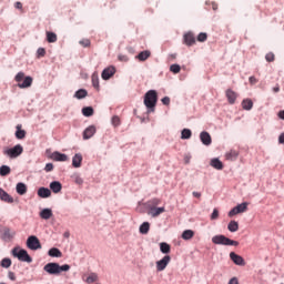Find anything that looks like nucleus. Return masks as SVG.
Here are the masks:
<instances>
[{"label": "nucleus", "instance_id": "obj_1", "mask_svg": "<svg viewBox=\"0 0 284 284\" xmlns=\"http://www.w3.org/2000/svg\"><path fill=\"white\" fill-rule=\"evenodd\" d=\"M156 101H159V93L155 90H149L144 95V105L149 112H154Z\"/></svg>", "mask_w": 284, "mask_h": 284}, {"label": "nucleus", "instance_id": "obj_2", "mask_svg": "<svg viewBox=\"0 0 284 284\" xmlns=\"http://www.w3.org/2000/svg\"><path fill=\"white\" fill-rule=\"evenodd\" d=\"M44 272L48 274H59L60 272H70V265H59V263H48L43 267Z\"/></svg>", "mask_w": 284, "mask_h": 284}, {"label": "nucleus", "instance_id": "obj_3", "mask_svg": "<svg viewBox=\"0 0 284 284\" xmlns=\"http://www.w3.org/2000/svg\"><path fill=\"white\" fill-rule=\"evenodd\" d=\"M14 79L18 83V88H20L21 90L30 88L33 81L32 77H26V73L23 72H19Z\"/></svg>", "mask_w": 284, "mask_h": 284}, {"label": "nucleus", "instance_id": "obj_4", "mask_svg": "<svg viewBox=\"0 0 284 284\" xmlns=\"http://www.w3.org/2000/svg\"><path fill=\"white\" fill-rule=\"evenodd\" d=\"M212 243H214V245H232L234 247H239V241L230 240L225 235L213 236Z\"/></svg>", "mask_w": 284, "mask_h": 284}, {"label": "nucleus", "instance_id": "obj_5", "mask_svg": "<svg viewBox=\"0 0 284 284\" xmlns=\"http://www.w3.org/2000/svg\"><path fill=\"white\" fill-rule=\"evenodd\" d=\"M3 154L6 156H9V159H17L18 156H21V154H23V146H21V144H18L11 149L4 148Z\"/></svg>", "mask_w": 284, "mask_h": 284}, {"label": "nucleus", "instance_id": "obj_6", "mask_svg": "<svg viewBox=\"0 0 284 284\" xmlns=\"http://www.w3.org/2000/svg\"><path fill=\"white\" fill-rule=\"evenodd\" d=\"M13 256L19 258V261H22L24 263H32V257L28 254V251L20 250L17 251V248L13 250Z\"/></svg>", "mask_w": 284, "mask_h": 284}, {"label": "nucleus", "instance_id": "obj_7", "mask_svg": "<svg viewBox=\"0 0 284 284\" xmlns=\"http://www.w3.org/2000/svg\"><path fill=\"white\" fill-rule=\"evenodd\" d=\"M27 247H29V250H41L39 237L34 235L29 236L27 240Z\"/></svg>", "mask_w": 284, "mask_h": 284}, {"label": "nucleus", "instance_id": "obj_8", "mask_svg": "<svg viewBox=\"0 0 284 284\" xmlns=\"http://www.w3.org/2000/svg\"><path fill=\"white\" fill-rule=\"evenodd\" d=\"M170 261H172V257L170 255H165L162 260L156 262V271L163 272L170 265Z\"/></svg>", "mask_w": 284, "mask_h": 284}, {"label": "nucleus", "instance_id": "obj_9", "mask_svg": "<svg viewBox=\"0 0 284 284\" xmlns=\"http://www.w3.org/2000/svg\"><path fill=\"white\" fill-rule=\"evenodd\" d=\"M114 74H116V68L114 67H109V68H105L103 71H102V79L104 81H108L110 79H112V77H114Z\"/></svg>", "mask_w": 284, "mask_h": 284}, {"label": "nucleus", "instance_id": "obj_10", "mask_svg": "<svg viewBox=\"0 0 284 284\" xmlns=\"http://www.w3.org/2000/svg\"><path fill=\"white\" fill-rule=\"evenodd\" d=\"M225 95L230 105H234L236 103V99H239V94L232 89H227Z\"/></svg>", "mask_w": 284, "mask_h": 284}, {"label": "nucleus", "instance_id": "obj_11", "mask_svg": "<svg viewBox=\"0 0 284 284\" xmlns=\"http://www.w3.org/2000/svg\"><path fill=\"white\" fill-rule=\"evenodd\" d=\"M230 258H231V261H233V263H235V265H240V266L244 267L245 260L243 258V256H241L234 252H231Z\"/></svg>", "mask_w": 284, "mask_h": 284}, {"label": "nucleus", "instance_id": "obj_12", "mask_svg": "<svg viewBox=\"0 0 284 284\" xmlns=\"http://www.w3.org/2000/svg\"><path fill=\"white\" fill-rule=\"evenodd\" d=\"M16 235H17V232L10 230V227H4L2 230V239L4 241H11V239H14Z\"/></svg>", "mask_w": 284, "mask_h": 284}, {"label": "nucleus", "instance_id": "obj_13", "mask_svg": "<svg viewBox=\"0 0 284 284\" xmlns=\"http://www.w3.org/2000/svg\"><path fill=\"white\" fill-rule=\"evenodd\" d=\"M93 134H97V128L94 125H90L83 132L84 141H88V139H92Z\"/></svg>", "mask_w": 284, "mask_h": 284}, {"label": "nucleus", "instance_id": "obj_14", "mask_svg": "<svg viewBox=\"0 0 284 284\" xmlns=\"http://www.w3.org/2000/svg\"><path fill=\"white\" fill-rule=\"evenodd\" d=\"M184 43L185 45H194L196 43V38L194 37V33L187 32L184 34Z\"/></svg>", "mask_w": 284, "mask_h": 284}, {"label": "nucleus", "instance_id": "obj_15", "mask_svg": "<svg viewBox=\"0 0 284 284\" xmlns=\"http://www.w3.org/2000/svg\"><path fill=\"white\" fill-rule=\"evenodd\" d=\"M200 139H201L203 145H212V136L207 133V131H203L200 134Z\"/></svg>", "mask_w": 284, "mask_h": 284}, {"label": "nucleus", "instance_id": "obj_16", "mask_svg": "<svg viewBox=\"0 0 284 284\" xmlns=\"http://www.w3.org/2000/svg\"><path fill=\"white\" fill-rule=\"evenodd\" d=\"M38 196H40V199H50V196H52V191L48 187H40L38 190Z\"/></svg>", "mask_w": 284, "mask_h": 284}, {"label": "nucleus", "instance_id": "obj_17", "mask_svg": "<svg viewBox=\"0 0 284 284\" xmlns=\"http://www.w3.org/2000/svg\"><path fill=\"white\" fill-rule=\"evenodd\" d=\"M51 159L53 161L65 162V161H68V155H65L64 153H61L59 151H55L52 153Z\"/></svg>", "mask_w": 284, "mask_h": 284}, {"label": "nucleus", "instance_id": "obj_18", "mask_svg": "<svg viewBox=\"0 0 284 284\" xmlns=\"http://www.w3.org/2000/svg\"><path fill=\"white\" fill-rule=\"evenodd\" d=\"M0 200L4 203H14V199L8 194L3 189H0Z\"/></svg>", "mask_w": 284, "mask_h": 284}, {"label": "nucleus", "instance_id": "obj_19", "mask_svg": "<svg viewBox=\"0 0 284 284\" xmlns=\"http://www.w3.org/2000/svg\"><path fill=\"white\" fill-rule=\"evenodd\" d=\"M163 212H165V206L149 210V214L153 219H156V216H161V214H163Z\"/></svg>", "mask_w": 284, "mask_h": 284}, {"label": "nucleus", "instance_id": "obj_20", "mask_svg": "<svg viewBox=\"0 0 284 284\" xmlns=\"http://www.w3.org/2000/svg\"><path fill=\"white\" fill-rule=\"evenodd\" d=\"M50 190L54 194H59V192H61V190H63V185L59 181H53V182L50 183Z\"/></svg>", "mask_w": 284, "mask_h": 284}, {"label": "nucleus", "instance_id": "obj_21", "mask_svg": "<svg viewBox=\"0 0 284 284\" xmlns=\"http://www.w3.org/2000/svg\"><path fill=\"white\" fill-rule=\"evenodd\" d=\"M161 203V199L153 197L146 202L148 210H154L155 207H159V204Z\"/></svg>", "mask_w": 284, "mask_h": 284}, {"label": "nucleus", "instance_id": "obj_22", "mask_svg": "<svg viewBox=\"0 0 284 284\" xmlns=\"http://www.w3.org/2000/svg\"><path fill=\"white\" fill-rule=\"evenodd\" d=\"M81 163H83V155L81 153H77L72 158V165H73V168H80Z\"/></svg>", "mask_w": 284, "mask_h": 284}, {"label": "nucleus", "instance_id": "obj_23", "mask_svg": "<svg viewBox=\"0 0 284 284\" xmlns=\"http://www.w3.org/2000/svg\"><path fill=\"white\" fill-rule=\"evenodd\" d=\"M226 161H236L239 159V151L231 150L225 153Z\"/></svg>", "mask_w": 284, "mask_h": 284}, {"label": "nucleus", "instance_id": "obj_24", "mask_svg": "<svg viewBox=\"0 0 284 284\" xmlns=\"http://www.w3.org/2000/svg\"><path fill=\"white\" fill-rule=\"evenodd\" d=\"M16 190H17V193L20 194V196H23V194L28 193V186L22 182H19L17 184Z\"/></svg>", "mask_w": 284, "mask_h": 284}, {"label": "nucleus", "instance_id": "obj_25", "mask_svg": "<svg viewBox=\"0 0 284 284\" xmlns=\"http://www.w3.org/2000/svg\"><path fill=\"white\" fill-rule=\"evenodd\" d=\"M151 54L152 53L150 51L145 50V51L140 52L135 57V59H138L139 61H148V59H150Z\"/></svg>", "mask_w": 284, "mask_h": 284}, {"label": "nucleus", "instance_id": "obj_26", "mask_svg": "<svg viewBox=\"0 0 284 284\" xmlns=\"http://www.w3.org/2000/svg\"><path fill=\"white\" fill-rule=\"evenodd\" d=\"M40 217L44 221L52 219V211L50 209H44L40 212Z\"/></svg>", "mask_w": 284, "mask_h": 284}, {"label": "nucleus", "instance_id": "obj_27", "mask_svg": "<svg viewBox=\"0 0 284 284\" xmlns=\"http://www.w3.org/2000/svg\"><path fill=\"white\" fill-rule=\"evenodd\" d=\"M49 256H52L54 258H61V256H63V253H61V251L57 247H52L49 251Z\"/></svg>", "mask_w": 284, "mask_h": 284}, {"label": "nucleus", "instance_id": "obj_28", "mask_svg": "<svg viewBox=\"0 0 284 284\" xmlns=\"http://www.w3.org/2000/svg\"><path fill=\"white\" fill-rule=\"evenodd\" d=\"M211 166L214 168L215 170H223V162L215 158L211 160Z\"/></svg>", "mask_w": 284, "mask_h": 284}, {"label": "nucleus", "instance_id": "obj_29", "mask_svg": "<svg viewBox=\"0 0 284 284\" xmlns=\"http://www.w3.org/2000/svg\"><path fill=\"white\" fill-rule=\"evenodd\" d=\"M242 108L243 110H252V108H254V102H252L251 99H245L242 101Z\"/></svg>", "mask_w": 284, "mask_h": 284}, {"label": "nucleus", "instance_id": "obj_30", "mask_svg": "<svg viewBox=\"0 0 284 284\" xmlns=\"http://www.w3.org/2000/svg\"><path fill=\"white\" fill-rule=\"evenodd\" d=\"M57 33L47 31V41L48 43H57Z\"/></svg>", "mask_w": 284, "mask_h": 284}, {"label": "nucleus", "instance_id": "obj_31", "mask_svg": "<svg viewBox=\"0 0 284 284\" xmlns=\"http://www.w3.org/2000/svg\"><path fill=\"white\" fill-rule=\"evenodd\" d=\"M170 251H171L170 244L165 242L160 243V252H162V254H170Z\"/></svg>", "mask_w": 284, "mask_h": 284}, {"label": "nucleus", "instance_id": "obj_32", "mask_svg": "<svg viewBox=\"0 0 284 284\" xmlns=\"http://www.w3.org/2000/svg\"><path fill=\"white\" fill-rule=\"evenodd\" d=\"M182 239L184 241H190V239H194V231L192 230H185L183 233H182Z\"/></svg>", "mask_w": 284, "mask_h": 284}, {"label": "nucleus", "instance_id": "obj_33", "mask_svg": "<svg viewBox=\"0 0 284 284\" xmlns=\"http://www.w3.org/2000/svg\"><path fill=\"white\" fill-rule=\"evenodd\" d=\"M71 179H72L73 183H75L77 185H83V178L81 175H79V173L72 174Z\"/></svg>", "mask_w": 284, "mask_h": 284}, {"label": "nucleus", "instance_id": "obj_34", "mask_svg": "<svg viewBox=\"0 0 284 284\" xmlns=\"http://www.w3.org/2000/svg\"><path fill=\"white\" fill-rule=\"evenodd\" d=\"M229 232H239V222L231 221L227 225Z\"/></svg>", "mask_w": 284, "mask_h": 284}, {"label": "nucleus", "instance_id": "obj_35", "mask_svg": "<svg viewBox=\"0 0 284 284\" xmlns=\"http://www.w3.org/2000/svg\"><path fill=\"white\" fill-rule=\"evenodd\" d=\"M16 138L18 139H26V130H21V125H17V131H16Z\"/></svg>", "mask_w": 284, "mask_h": 284}, {"label": "nucleus", "instance_id": "obj_36", "mask_svg": "<svg viewBox=\"0 0 284 284\" xmlns=\"http://www.w3.org/2000/svg\"><path fill=\"white\" fill-rule=\"evenodd\" d=\"M75 99H85L88 97V91L85 89H80L74 94Z\"/></svg>", "mask_w": 284, "mask_h": 284}, {"label": "nucleus", "instance_id": "obj_37", "mask_svg": "<svg viewBox=\"0 0 284 284\" xmlns=\"http://www.w3.org/2000/svg\"><path fill=\"white\" fill-rule=\"evenodd\" d=\"M83 116H92L94 114V109L92 106H85L82 109Z\"/></svg>", "mask_w": 284, "mask_h": 284}, {"label": "nucleus", "instance_id": "obj_38", "mask_svg": "<svg viewBox=\"0 0 284 284\" xmlns=\"http://www.w3.org/2000/svg\"><path fill=\"white\" fill-rule=\"evenodd\" d=\"M148 232H150V224L149 222H144L140 225V234H148Z\"/></svg>", "mask_w": 284, "mask_h": 284}, {"label": "nucleus", "instance_id": "obj_39", "mask_svg": "<svg viewBox=\"0 0 284 284\" xmlns=\"http://www.w3.org/2000/svg\"><path fill=\"white\" fill-rule=\"evenodd\" d=\"M181 139H192V131L190 129H183L181 132Z\"/></svg>", "mask_w": 284, "mask_h": 284}, {"label": "nucleus", "instance_id": "obj_40", "mask_svg": "<svg viewBox=\"0 0 284 284\" xmlns=\"http://www.w3.org/2000/svg\"><path fill=\"white\" fill-rule=\"evenodd\" d=\"M11 170L10 166L8 165H2L0 168V176H8V174H10Z\"/></svg>", "mask_w": 284, "mask_h": 284}, {"label": "nucleus", "instance_id": "obj_41", "mask_svg": "<svg viewBox=\"0 0 284 284\" xmlns=\"http://www.w3.org/2000/svg\"><path fill=\"white\" fill-rule=\"evenodd\" d=\"M247 202H243L242 204L236 205L235 209H237L240 214H243V212H247Z\"/></svg>", "mask_w": 284, "mask_h": 284}, {"label": "nucleus", "instance_id": "obj_42", "mask_svg": "<svg viewBox=\"0 0 284 284\" xmlns=\"http://www.w3.org/2000/svg\"><path fill=\"white\" fill-rule=\"evenodd\" d=\"M97 281H99L97 273H91L87 278V283H97Z\"/></svg>", "mask_w": 284, "mask_h": 284}, {"label": "nucleus", "instance_id": "obj_43", "mask_svg": "<svg viewBox=\"0 0 284 284\" xmlns=\"http://www.w3.org/2000/svg\"><path fill=\"white\" fill-rule=\"evenodd\" d=\"M10 265H12V260L6 257V258H3V260L1 261V267L8 268V267H10Z\"/></svg>", "mask_w": 284, "mask_h": 284}, {"label": "nucleus", "instance_id": "obj_44", "mask_svg": "<svg viewBox=\"0 0 284 284\" xmlns=\"http://www.w3.org/2000/svg\"><path fill=\"white\" fill-rule=\"evenodd\" d=\"M170 70H171V72H173V74H179V72H181V65H179V64H172V65L170 67Z\"/></svg>", "mask_w": 284, "mask_h": 284}, {"label": "nucleus", "instance_id": "obj_45", "mask_svg": "<svg viewBox=\"0 0 284 284\" xmlns=\"http://www.w3.org/2000/svg\"><path fill=\"white\" fill-rule=\"evenodd\" d=\"M111 121L114 128H119V125H121V118H119L118 115H114Z\"/></svg>", "mask_w": 284, "mask_h": 284}, {"label": "nucleus", "instance_id": "obj_46", "mask_svg": "<svg viewBox=\"0 0 284 284\" xmlns=\"http://www.w3.org/2000/svg\"><path fill=\"white\" fill-rule=\"evenodd\" d=\"M265 59H266L267 63H273V61L276 59V57L274 55V53L268 52V53H266Z\"/></svg>", "mask_w": 284, "mask_h": 284}, {"label": "nucleus", "instance_id": "obj_47", "mask_svg": "<svg viewBox=\"0 0 284 284\" xmlns=\"http://www.w3.org/2000/svg\"><path fill=\"white\" fill-rule=\"evenodd\" d=\"M197 41H200V43L207 41V33H204V32L200 33L197 36Z\"/></svg>", "mask_w": 284, "mask_h": 284}, {"label": "nucleus", "instance_id": "obj_48", "mask_svg": "<svg viewBox=\"0 0 284 284\" xmlns=\"http://www.w3.org/2000/svg\"><path fill=\"white\" fill-rule=\"evenodd\" d=\"M80 45H82V48H90V45H91L90 39L81 40Z\"/></svg>", "mask_w": 284, "mask_h": 284}, {"label": "nucleus", "instance_id": "obj_49", "mask_svg": "<svg viewBox=\"0 0 284 284\" xmlns=\"http://www.w3.org/2000/svg\"><path fill=\"white\" fill-rule=\"evenodd\" d=\"M37 57L38 59L45 57V50L43 48H39L37 51Z\"/></svg>", "mask_w": 284, "mask_h": 284}, {"label": "nucleus", "instance_id": "obj_50", "mask_svg": "<svg viewBox=\"0 0 284 284\" xmlns=\"http://www.w3.org/2000/svg\"><path fill=\"white\" fill-rule=\"evenodd\" d=\"M216 219H219V209H214L211 214V221H216Z\"/></svg>", "mask_w": 284, "mask_h": 284}, {"label": "nucleus", "instance_id": "obj_51", "mask_svg": "<svg viewBox=\"0 0 284 284\" xmlns=\"http://www.w3.org/2000/svg\"><path fill=\"white\" fill-rule=\"evenodd\" d=\"M93 88H99V77L92 75Z\"/></svg>", "mask_w": 284, "mask_h": 284}, {"label": "nucleus", "instance_id": "obj_52", "mask_svg": "<svg viewBox=\"0 0 284 284\" xmlns=\"http://www.w3.org/2000/svg\"><path fill=\"white\" fill-rule=\"evenodd\" d=\"M236 214H240V212L237 211L236 206L233 207L230 212H229V216L232 219V216H236Z\"/></svg>", "mask_w": 284, "mask_h": 284}, {"label": "nucleus", "instance_id": "obj_53", "mask_svg": "<svg viewBox=\"0 0 284 284\" xmlns=\"http://www.w3.org/2000/svg\"><path fill=\"white\" fill-rule=\"evenodd\" d=\"M44 170L45 172H52V170H54V164L47 163Z\"/></svg>", "mask_w": 284, "mask_h": 284}, {"label": "nucleus", "instance_id": "obj_54", "mask_svg": "<svg viewBox=\"0 0 284 284\" xmlns=\"http://www.w3.org/2000/svg\"><path fill=\"white\" fill-rule=\"evenodd\" d=\"M8 277L10 278V281H17V275L14 274V272H9Z\"/></svg>", "mask_w": 284, "mask_h": 284}, {"label": "nucleus", "instance_id": "obj_55", "mask_svg": "<svg viewBox=\"0 0 284 284\" xmlns=\"http://www.w3.org/2000/svg\"><path fill=\"white\" fill-rule=\"evenodd\" d=\"M119 61H123L125 63V62L130 61V58H128V55L121 54V55H119Z\"/></svg>", "mask_w": 284, "mask_h": 284}, {"label": "nucleus", "instance_id": "obj_56", "mask_svg": "<svg viewBox=\"0 0 284 284\" xmlns=\"http://www.w3.org/2000/svg\"><path fill=\"white\" fill-rule=\"evenodd\" d=\"M162 103H163V105H170V97H164L162 99Z\"/></svg>", "mask_w": 284, "mask_h": 284}, {"label": "nucleus", "instance_id": "obj_57", "mask_svg": "<svg viewBox=\"0 0 284 284\" xmlns=\"http://www.w3.org/2000/svg\"><path fill=\"white\" fill-rule=\"evenodd\" d=\"M248 81L252 85L258 83V80L255 77H250Z\"/></svg>", "mask_w": 284, "mask_h": 284}, {"label": "nucleus", "instance_id": "obj_58", "mask_svg": "<svg viewBox=\"0 0 284 284\" xmlns=\"http://www.w3.org/2000/svg\"><path fill=\"white\" fill-rule=\"evenodd\" d=\"M14 8H17L18 10H22L23 9V4L21 2H16L14 3Z\"/></svg>", "mask_w": 284, "mask_h": 284}, {"label": "nucleus", "instance_id": "obj_59", "mask_svg": "<svg viewBox=\"0 0 284 284\" xmlns=\"http://www.w3.org/2000/svg\"><path fill=\"white\" fill-rule=\"evenodd\" d=\"M229 284H239V278L232 277L229 282Z\"/></svg>", "mask_w": 284, "mask_h": 284}, {"label": "nucleus", "instance_id": "obj_60", "mask_svg": "<svg viewBox=\"0 0 284 284\" xmlns=\"http://www.w3.org/2000/svg\"><path fill=\"white\" fill-rule=\"evenodd\" d=\"M278 143H281V144L284 143V133H282V134L278 136Z\"/></svg>", "mask_w": 284, "mask_h": 284}, {"label": "nucleus", "instance_id": "obj_61", "mask_svg": "<svg viewBox=\"0 0 284 284\" xmlns=\"http://www.w3.org/2000/svg\"><path fill=\"white\" fill-rule=\"evenodd\" d=\"M273 92H275V93H276V92H281V87H278V85L274 87V88H273Z\"/></svg>", "mask_w": 284, "mask_h": 284}, {"label": "nucleus", "instance_id": "obj_62", "mask_svg": "<svg viewBox=\"0 0 284 284\" xmlns=\"http://www.w3.org/2000/svg\"><path fill=\"white\" fill-rule=\"evenodd\" d=\"M193 196H195V199H201V193H199V192H193Z\"/></svg>", "mask_w": 284, "mask_h": 284}, {"label": "nucleus", "instance_id": "obj_63", "mask_svg": "<svg viewBox=\"0 0 284 284\" xmlns=\"http://www.w3.org/2000/svg\"><path fill=\"white\" fill-rule=\"evenodd\" d=\"M278 116L284 120V110L278 112Z\"/></svg>", "mask_w": 284, "mask_h": 284}, {"label": "nucleus", "instance_id": "obj_64", "mask_svg": "<svg viewBox=\"0 0 284 284\" xmlns=\"http://www.w3.org/2000/svg\"><path fill=\"white\" fill-rule=\"evenodd\" d=\"M212 8H213V10H219V4L213 3V4H212Z\"/></svg>", "mask_w": 284, "mask_h": 284}]
</instances>
